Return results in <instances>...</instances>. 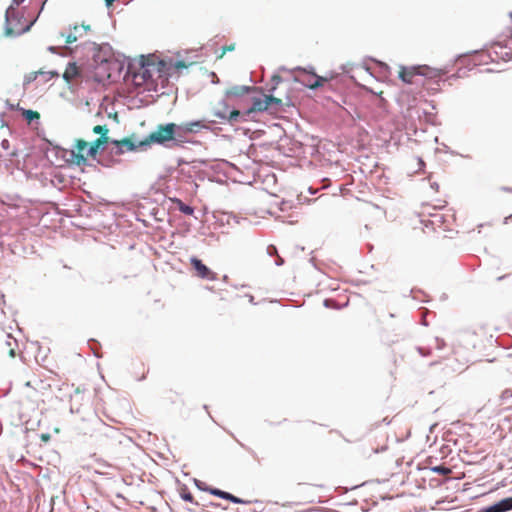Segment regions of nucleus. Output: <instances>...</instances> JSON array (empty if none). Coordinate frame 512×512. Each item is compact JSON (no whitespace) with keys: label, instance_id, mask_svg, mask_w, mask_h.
<instances>
[{"label":"nucleus","instance_id":"nucleus-39","mask_svg":"<svg viewBox=\"0 0 512 512\" xmlns=\"http://www.w3.org/2000/svg\"><path fill=\"white\" fill-rule=\"evenodd\" d=\"M418 352H419L421 355H423V356H427V355L430 353V351H429V350H426V349H425V348H423V347H418Z\"/></svg>","mask_w":512,"mask_h":512},{"label":"nucleus","instance_id":"nucleus-17","mask_svg":"<svg viewBox=\"0 0 512 512\" xmlns=\"http://www.w3.org/2000/svg\"><path fill=\"white\" fill-rule=\"evenodd\" d=\"M75 147L78 150V154H74V156L77 159V163H85L86 157L83 155L82 152L88 147V143L85 140L78 139L76 141Z\"/></svg>","mask_w":512,"mask_h":512},{"label":"nucleus","instance_id":"nucleus-44","mask_svg":"<svg viewBox=\"0 0 512 512\" xmlns=\"http://www.w3.org/2000/svg\"><path fill=\"white\" fill-rule=\"evenodd\" d=\"M317 191H318V190H317V189H314L313 187H309V188H308V192H309L311 195L316 194V193H317Z\"/></svg>","mask_w":512,"mask_h":512},{"label":"nucleus","instance_id":"nucleus-51","mask_svg":"<svg viewBox=\"0 0 512 512\" xmlns=\"http://www.w3.org/2000/svg\"><path fill=\"white\" fill-rule=\"evenodd\" d=\"M380 64V66L384 69H388V65L383 63V62H378Z\"/></svg>","mask_w":512,"mask_h":512},{"label":"nucleus","instance_id":"nucleus-9","mask_svg":"<svg viewBox=\"0 0 512 512\" xmlns=\"http://www.w3.org/2000/svg\"><path fill=\"white\" fill-rule=\"evenodd\" d=\"M149 64L145 63L144 59L141 61V66L138 72H132L131 66L128 67V72L132 73L133 80L137 84L146 83L152 79V73L148 68Z\"/></svg>","mask_w":512,"mask_h":512},{"label":"nucleus","instance_id":"nucleus-56","mask_svg":"<svg viewBox=\"0 0 512 512\" xmlns=\"http://www.w3.org/2000/svg\"><path fill=\"white\" fill-rule=\"evenodd\" d=\"M249 301L254 304V297L252 295L249 296Z\"/></svg>","mask_w":512,"mask_h":512},{"label":"nucleus","instance_id":"nucleus-48","mask_svg":"<svg viewBox=\"0 0 512 512\" xmlns=\"http://www.w3.org/2000/svg\"><path fill=\"white\" fill-rule=\"evenodd\" d=\"M9 355H10L11 357H15V350H14V348H10V350H9Z\"/></svg>","mask_w":512,"mask_h":512},{"label":"nucleus","instance_id":"nucleus-59","mask_svg":"<svg viewBox=\"0 0 512 512\" xmlns=\"http://www.w3.org/2000/svg\"><path fill=\"white\" fill-rule=\"evenodd\" d=\"M8 338H9L10 340H13V342H15V343H16V339L12 338L10 335H8Z\"/></svg>","mask_w":512,"mask_h":512},{"label":"nucleus","instance_id":"nucleus-30","mask_svg":"<svg viewBox=\"0 0 512 512\" xmlns=\"http://www.w3.org/2000/svg\"><path fill=\"white\" fill-rule=\"evenodd\" d=\"M271 81H272L273 85L269 89V91L272 93L276 89L277 85L282 81V78L279 75H273L271 78Z\"/></svg>","mask_w":512,"mask_h":512},{"label":"nucleus","instance_id":"nucleus-11","mask_svg":"<svg viewBox=\"0 0 512 512\" xmlns=\"http://www.w3.org/2000/svg\"><path fill=\"white\" fill-rule=\"evenodd\" d=\"M266 110H267V103H265L264 100H262L261 98H257V97L253 98L251 106L241 112L243 122L248 120V117L250 116L251 113L263 112Z\"/></svg>","mask_w":512,"mask_h":512},{"label":"nucleus","instance_id":"nucleus-29","mask_svg":"<svg viewBox=\"0 0 512 512\" xmlns=\"http://www.w3.org/2000/svg\"><path fill=\"white\" fill-rule=\"evenodd\" d=\"M323 305L326 308L339 309L340 306L333 299H325Z\"/></svg>","mask_w":512,"mask_h":512},{"label":"nucleus","instance_id":"nucleus-58","mask_svg":"<svg viewBox=\"0 0 512 512\" xmlns=\"http://www.w3.org/2000/svg\"><path fill=\"white\" fill-rule=\"evenodd\" d=\"M378 426H379V422H375L374 424H372V427H373V428H376V427H378Z\"/></svg>","mask_w":512,"mask_h":512},{"label":"nucleus","instance_id":"nucleus-60","mask_svg":"<svg viewBox=\"0 0 512 512\" xmlns=\"http://www.w3.org/2000/svg\"><path fill=\"white\" fill-rule=\"evenodd\" d=\"M492 53H493V51L489 53V56H490V59H491V60H494V57H493V56H491V55H492Z\"/></svg>","mask_w":512,"mask_h":512},{"label":"nucleus","instance_id":"nucleus-31","mask_svg":"<svg viewBox=\"0 0 512 512\" xmlns=\"http://www.w3.org/2000/svg\"><path fill=\"white\" fill-rule=\"evenodd\" d=\"M73 29L75 30V32H82L83 35L85 33H87L89 30H90V26L89 25H85V24H82V25H75L73 27Z\"/></svg>","mask_w":512,"mask_h":512},{"label":"nucleus","instance_id":"nucleus-64","mask_svg":"<svg viewBox=\"0 0 512 512\" xmlns=\"http://www.w3.org/2000/svg\"><path fill=\"white\" fill-rule=\"evenodd\" d=\"M219 82V79H213L212 83Z\"/></svg>","mask_w":512,"mask_h":512},{"label":"nucleus","instance_id":"nucleus-57","mask_svg":"<svg viewBox=\"0 0 512 512\" xmlns=\"http://www.w3.org/2000/svg\"><path fill=\"white\" fill-rule=\"evenodd\" d=\"M246 449L249 451V453H250V454H252L253 456H255V453H254V451H253V450H251L250 448H246Z\"/></svg>","mask_w":512,"mask_h":512},{"label":"nucleus","instance_id":"nucleus-5","mask_svg":"<svg viewBox=\"0 0 512 512\" xmlns=\"http://www.w3.org/2000/svg\"><path fill=\"white\" fill-rule=\"evenodd\" d=\"M111 144L114 146L110 153L113 155H122L125 152L136 151L137 149H145V146H140L139 142H134L129 138H124L122 140H111Z\"/></svg>","mask_w":512,"mask_h":512},{"label":"nucleus","instance_id":"nucleus-2","mask_svg":"<svg viewBox=\"0 0 512 512\" xmlns=\"http://www.w3.org/2000/svg\"><path fill=\"white\" fill-rule=\"evenodd\" d=\"M173 129L174 123L158 125L145 140L140 141V146H145L147 148L151 143H156L165 148H172Z\"/></svg>","mask_w":512,"mask_h":512},{"label":"nucleus","instance_id":"nucleus-24","mask_svg":"<svg viewBox=\"0 0 512 512\" xmlns=\"http://www.w3.org/2000/svg\"><path fill=\"white\" fill-rule=\"evenodd\" d=\"M61 36L66 38V43L72 44L77 41L78 38L82 37L83 33L81 31L75 32V30L71 28V31L68 34L61 33Z\"/></svg>","mask_w":512,"mask_h":512},{"label":"nucleus","instance_id":"nucleus-36","mask_svg":"<svg viewBox=\"0 0 512 512\" xmlns=\"http://www.w3.org/2000/svg\"><path fill=\"white\" fill-rule=\"evenodd\" d=\"M174 67L177 69H183V68H187V65L185 64V62L183 60H177L174 64Z\"/></svg>","mask_w":512,"mask_h":512},{"label":"nucleus","instance_id":"nucleus-43","mask_svg":"<svg viewBox=\"0 0 512 512\" xmlns=\"http://www.w3.org/2000/svg\"><path fill=\"white\" fill-rule=\"evenodd\" d=\"M298 200H299V202H301V203H304V202H310V200H308L306 197H303V196H302V194H301V195H299Z\"/></svg>","mask_w":512,"mask_h":512},{"label":"nucleus","instance_id":"nucleus-18","mask_svg":"<svg viewBox=\"0 0 512 512\" xmlns=\"http://www.w3.org/2000/svg\"><path fill=\"white\" fill-rule=\"evenodd\" d=\"M79 74L78 67L75 62L69 63L64 74L63 78L66 81H71L73 78H75Z\"/></svg>","mask_w":512,"mask_h":512},{"label":"nucleus","instance_id":"nucleus-8","mask_svg":"<svg viewBox=\"0 0 512 512\" xmlns=\"http://www.w3.org/2000/svg\"><path fill=\"white\" fill-rule=\"evenodd\" d=\"M111 140L109 137H99L96 140H94L89 148L87 149L86 155L92 157L93 159L96 158L99 151H104L108 148V145L111 144Z\"/></svg>","mask_w":512,"mask_h":512},{"label":"nucleus","instance_id":"nucleus-25","mask_svg":"<svg viewBox=\"0 0 512 512\" xmlns=\"http://www.w3.org/2000/svg\"><path fill=\"white\" fill-rule=\"evenodd\" d=\"M431 471L443 476H446L451 473V469L445 465L434 466L431 468Z\"/></svg>","mask_w":512,"mask_h":512},{"label":"nucleus","instance_id":"nucleus-15","mask_svg":"<svg viewBox=\"0 0 512 512\" xmlns=\"http://www.w3.org/2000/svg\"><path fill=\"white\" fill-rule=\"evenodd\" d=\"M506 46L501 45L499 42L494 43L493 45V53L496 57H500L504 61L512 60V52L511 51H503Z\"/></svg>","mask_w":512,"mask_h":512},{"label":"nucleus","instance_id":"nucleus-1","mask_svg":"<svg viewBox=\"0 0 512 512\" xmlns=\"http://www.w3.org/2000/svg\"><path fill=\"white\" fill-rule=\"evenodd\" d=\"M90 45L93 50V64L96 68H103L104 70L122 69V65L115 59L113 49L109 44L98 45L93 42Z\"/></svg>","mask_w":512,"mask_h":512},{"label":"nucleus","instance_id":"nucleus-4","mask_svg":"<svg viewBox=\"0 0 512 512\" xmlns=\"http://www.w3.org/2000/svg\"><path fill=\"white\" fill-rule=\"evenodd\" d=\"M218 106V108L213 109L212 113L222 122H227L231 125L243 122L241 111L236 107L231 108V105L225 98L219 102Z\"/></svg>","mask_w":512,"mask_h":512},{"label":"nucleus","instance_id":"nucleus-10","mask_svg":"<svg viewBox=\"0 0 512 512\" xmlns=\"http://www.w3.org/2000/svg\"><path fill=\"white\" fill-rule=\"evenodd\" d=\"M255 88L246 85H235L225 91L224 98L230 100L231 98L242 99L245 95L249 94Z\"/></svg>","mask_w":512,"mask_h":512},{"label":"nucleus","instance_id":"nucleus-45","mask_svg":"<svg viewBox=\"0 0 512 512\" xmlns=\"http://www.w3.org/2000/svg\"><path fill=\"white\" fill-rule=\"evenodd\" d=\"M105 1V4L107 7H110L111 5H113V3L116 1V0H104Z\"/></svg>","mask_w":512,"mask_h":512},{"label":"nucleus","instance_id":"nucleus-27","mask_svg":"<svg viewBox=\"0 0 512 512\" xmlns=\"http://www.w3.org/2000/svg\"><path fill=\"white\" fill-rule=\"evenodd\" d=\"M264 97V102L267 103V108L272 104L276 106H280L282 104V101L279 98H276L272 95H264Z\"/></svg>","mask_w":512,"mask_h":512},{"label":"nucleus","instance_id":"nucleus-46","mask_svg":"<svg viewBox=\"0 0 512 512\" xmlns=\"http://www.w3.org/2000/svg\"><path fill=\"white\" fill-rule=\"evenodd\" d=\"M418 163H419L420 168L425 166V163L421 158H418Z\"/></svg>","mask_w":512,"mask_h":512},{"label":"nucleus","instance_id":"nucleus-33","mask_svg":"<svg viewBox=\"0 0 512 512\" xmlns=\"http://www.w3.org/2000/svg\"><path fill=\"white\" fill-rule=\"evenodd\" d=\"M267 254L271 257L276 256L278 254V250H277L276 246H274L272 244L268 245Z\"/></svg>","mask_w":512,"mask_h":512},{"label":"nucleus","instance_id":"nucleus-26","mask_svg":"<svg viewBox=\"0 0 512 512\" xmlns=\"http://www.w3.org/2000/svg\"><path fill=\"white\" fill-rule=\"evenodd\" d=\"M93 132L95 134H99L100 137H108V132H109V129L107 128L106 125H96L94 128H93Z\"/></svg>","mask_w":512,"mask_h":512},{"label":"nucleus","instance_id":"nucleus-62","mask_svg":"<svg viewBox=\"0 0 512 512\" xmlns=\"http://www.w3.org/2000/svg\"><path fill=\"white\" fill-rule=\"evenodd\" d=\"M98 164H101L103 166H106L102 161L98 160Z\"/></svg>","mask_w":512,"mask_h":512},{"label":"nucleus","instance_id":"nucleus-40","mask_svg":"<svg viewBox=\"0 0 512 512\" xmlns=\"http://www.w3.org/2000/svg\"><path fill=\"white\" fill-rule=\"evenodd\" d=\"M277 256V259L275 261V265L276 266H282L284 264V260L282 257H280L278 254L276 255Z\"/></svg>","mask_w":512,"mask_h":512},{"label":"nucleus","instance_id":"nucleus-34","mask_svg":"<svg viewBox=\"0 0 512 512\" xmlns=\"http://www.w3.org/2000/svg\"><path fill=\"white\" fill-rule=\"evenodd\" d=\"M107 436L109 437H116V436H120L121 434L119 433V431L113 427H109L107 429V433H106Z\"/></svg>","mask_w":512,"mask_h":512},{"label":"nucleus","instance_id":"nucleus-53","mask_svg":"<svg viewBox=\"0 0 512 512\" xmlns=\"http://www.w3.org/2000/svg\"><path fill=\"white\" fill-rule=\"evenodd\" d=\"M431 187L437 190L439 186L438 183L434 182L431 184Z\"/></svg>","mask_w":512,"mask_h":512},{"label":"nucleus","instance_id":"nucleus-41","mask_svg":"<svg viewBox=\"0 0 512 512\" xmlns=\"http://www.w3.org/2000/svg\"><path fill=\"white\" fill-rule=\"evenodd\" d=\"M25 0H12V4L10 6H13L15 8V6H19L20 4H22Z\"/></svg>","mask_w":512,"mask_h":512},{"label":"nucleus","instance_id":"nucleus-21","mask_svg":"<svg viewBox=\"0 0 512 512\" xmlns=\"http://www.w3.org/2000/svg\"><path fill=\"white\" fill-rule=\"evenodd\" d=\"M173 201L177 204L178 209L185 215H192L194 213V208L190 205L185 204L178 198H174Z\"/></svg>","mask_w":512,"mask_h":512},{"label":"nucleus","instance_id":"nucleus-49","mask_svg":"<svg viewBox=\"0 0 512 512\" xmlns=\"http://www.w3.org/2000/svg\"><path fill=\"white\" fill-rule=\"evenodd\" d=\"M501 190L512 193V188L509 187H502Z\"/></svg>","mask_w":512,"mask_h":512},{"label":"nucleus","instance_id":"nucleus-3","mask_svg":"<svg viewBox=\"0 0 512 512\" xmlns=\"http://www.w3.org/2000/svg\"><path fill=\"white\" fill-rule=\"evenodd\" d=\"M22 17H19L18 11L13 6H9L5 13V35L7 37H17L30 30L36 19L27 25H21Z\"/></svg>","mask_w":512,"mask_h":512},{"label":"nucleus","instance_id":"nucleus-47","mask_svg":"<svg viewBox=\"0 0 512 512\" xmlns=\"http://www.w3.org/2000/svg\"><path fill=\"white\" fill-rule=\"evenodd\" d=\"M510 219H512V215L505 217L504 224H507L508 222H510Z\"/></svg>","mask_w":512,"mask_h":512},{"label":"nucleus","instance_id":"nucleus-13","mask_svg":"<svg viewBox=\"0 0 512 512\" xmlns=\"http://www.w3.org/2000/svg\"><path fill=\"white\" fill-rule=\"evenodd\" d=\"M215 121L213 120H195L184 123L185 126H187L186 131H189V133H197L200 130H211V124H214Z\"/></svg>","mask_w":512,"mask_h":512},{"label":"nucleus","instance_id":"nucleus-19","mask_svg":"<svg viewBox=\"0 0 512 512\" xmlns=\"http://www.w3.org/2000/svg\"><path fill=\"white\" fill-rule=\"evenodd\" d=\"M1 148L3 149V153H0L1 157H3V156L14 157L17 155L16 150L10 148V142L7 139H3L1 141Z\"/></svg>","mask_w":512,"mask_h":512},{"label":"nucleus","instance_id":"nucleus-7","mask_svg":"<svg viewBox=\"0 0 512 512\" xmlns=\"http://www.w3.org/2000/svg\"><path fill=\"white\" fill-rule=\"evenodd\" d=\"M187 126L182 124H175L173 129V137H172V148L173 147H181L183 143L188 142L187 135L190 134L189 131H186Z\"/></svg>","mask_w":512,"mask_h":512},{"label":"nucleus","instance_id":"nucleus-16","mask_svg":"<svg viewBox=\"0 0 512 512\" xmlns=\"http://www.w3.org/2000/svg\"><path fill=\"white\" fill-rule=\"evenodd\" d=\"M45 74L49 75L48 79H51V78H53L54 76H58V73H57L56 71H49V72H43V71L31 72V73H29L28 75H26V76H25L23 85H24V86H27V85H29L30 83H32L33 81H35L39 75H45Z\"/></svg>","mask_w":512,"mask_h":512},{"label":"nucleus","instance_id":"nucleus-50","mask_svg":"<svg viewBox=\"0 0 512 512\" xmlns=\"http://www.w3.org/2000/svg\"><path fill=\"white\" fill-rule=\"evenodd\" d=\"M508 395H509V396H511V395H512V393H511L510 391L506 390V391L503 393V397H507Z\"/></svg>","mask_w":512,"mask_h":512},{"label":"nucleus","instance_id":"nucleus-14","mask_svg":"<svg viewBox=\"0 0 512 512\" xmlns=\"http://www.w3.org/2000/svg\"><path fill=\"white\" fill-rule=\"evenodd\" d=\"M210 494L211 495H214L216 497H219L221 499H224V500H228L232 503H235V504H244L246 503V501H244L243 499L229 493V492H226V491H223L221 489H218V488H214L213 490H210Z\"/></svg>","mask_w":512,"mask_h":512},{"label":"nucleus","instance_id":"nucleus-63","mask_svg":"<svg viewBox=\"0 0 512 512\" xmlns=\"http://www.w3.org/2000/svg\"><path fill=\"white\" fill-rule=\"evenodd\" d=\"M219 82V79H213L212 83Z\"/></svg>","mask_w":512,"mask_h":512},{"label":"nucleus","instance_id":"nucleus-38","mask_svg":"<svg viewBox=\"0 0 512 512\" xmlns=\"http://www.w3.org/2000/svg\"><path fill=\"white\" fill-rule=\"evenodd\" d=\"M232 50H234V45L222 47V53H221L220 57H222L226 53V51H232Z\"/></svg>","mask_w":512,"mask_h":512},{"label":"nucleus","instance_id":"nucleus-28","mask_svg":"<svg viewBox=\"0 0 512 512\" xmlns=\"http://www.w3.org/2000/svg\"><path fill=\"white\" fill-rule=\"evenodd\" d=\"M194 484L200 491L210 493V490L214 489L213 487H209L205 482L198 479H194Z\"/></svg>","mask_w":512,"mask_h":512},{"label":"nucleus","instance_id":"nucleus-61","mask_svg":"<svg viewBox=\"0 0 512 512\" xmlns=\"http://www.w3.org/2000/svg\"><path fill=\"white\" fill-rule=\"evenodd\" d=\"M492 53H493V51L489 53V56H490V59H491V60H494V57H493V56H491V55H492Z\"/></svg>","mask_w":512,"mask_h":512},{"label":"nucleus","instance_id":"nucleus-35","mask_svg":"<svg viewBox=\"0 0 512 512\" xmlns=\"http://www.w3.org/2000/svg\"><path fill=\"white\" fill-rule=\"evenodd\" d=\"M96 463L100 468H110L111 467V465L103 459H97Z\"/></svg>","mask_w":512,"mask_h":512},{"label":"nucleus","instance_id":"nucleus-52","mask_svg":"<svg viewBox=\"0 0 512 512\" xmlns=\"http://www.w3.org/2000/svg\"><path fill=\"white\" fill-rule=\"evenodd\" d=\"M91 349H92V351H93L94 356H95V357H97V358H99V357H100V355L98 354V352H97L94 348H91Z\"/></svg>","mask_w":512,"mask_h":512},{"label":"nucleus","instance_id":"nucleus-54","mask_svg":"<svg viewBox=\"0 0 512 512\" xmlns=\"http://www.w3.org/2000/svg\"><path fill=\"white\" fill-rule=\"evenodd\" d=\"M382 422H384L386 425H389L390 424V420H388V418H383Z\"/></svg>","mask_w":512,"mask_h":512},{"label":"nucleus","instance_id":"nucleus-32","mask_svg":"<svg viewBox=\"0 0 512 512\" xmlns=\"http://www.w3.org/2000/svg\"><path fill=\"white\" fill-rule=\"evenodd\" d=\"M181 498L186 501V502H190V503H194V498H193V495L190 493V492H182L181 493Z\"/></svg>","mask_w":512,"mask_h":512},{"label":"nucleus","instance_id":"nucleus-42","mask_svg":"<svg viewBox=\"0 0 512 512\" xmlns=\"http://www.w3.org/2000/svg\"><path fill=\"white\" fill-rule=\"evenodd\" d=\"M58 49H59V48H58L57 46H49V47L47 48V50H48L49 52H51V53H57V50H58Z\"/></svg>","mask_w":512,"mask_h":512},{"label":"nucleus","instance_id":"nucleus-6","mask_svg":"<svg viewBox=\"0 0 512 512\" xmlns=\"http://www.w3.org/2000/svg\"><path fill=\"white\" fill-rule=\"evenodd\" d=\"M190 264L197 272V275L205 280L214 281L217 279V274L207 267L202 260L193 256L190 258Z\"/></svg>","mask_w":512,"mask_h":512},{"label":"nucleus","instance_id":"nucleus-55","mask_svg":"<svg viewBox=\"0 0 512 512\" xmlns=\"http://www.w3.org/2000/svg\"><path fill=\"white\" fill-rule=\"evenodd\" d=\"M506 277H507V275H503V276L498 277V278H497V280H498V281H501V280H503V279H504V278H506Z\"/></svg>","mask_w":512,"mask_h":512},{"label":"nucleus","instance_id":"nucleus-20","mask_svg":"<svg viewBox=\"0 0 512 512\" xmlns=\"http://www.w3.org/2000/svg\"><path fill=\"white\" fill-rule=\"evenodd\" d=\"M23 118L27 121L28 124H31L34 120H38L40 115L38 112L30 110V109H21Z\"/></svg>","mask_w":512,"mask_h":512},{"label":"nucleus","instance_id":"nucleus-37","mask_svg":"<svg viewBox=\"0 0 512 512\" xmlns=\"http://www.w3.org/2000/svg\"><path fill=\"white\" fill-rule=\"evenodd\" d=\"M435 342L437 344V349H442L445 346V342L442 339L435 338Z\"/></svg>","mask_w":512,"mask_h":512},{"label":"nucleus","instance_id":"nucleus-12","mask_svg":"<svg viewBox=\"0 0 512 512\" xmlns=\"http://www.w3.org/2000/svg\"><path fill=\"white\" fill-rule=\"evenodd\" d=\"M401 70L399 72V78L407 84H411L413 82L412 78L415 75H422V67L421 66H413L410 68L401 66Z\"/></svg>","mask_w":512,"mask_h":512},{"label":"nucleus","instance_id":"nucleus-22","mask_svg":"<svg viewBox=\"0 0 512 512\" xmlns=\"http://www.w3.org/2000/svg\"><path fill=\"white\" fill-rule=\"evenodd\" d=\"M424 67L427 70V72L426 73L422 72L421 76H426V77H429V78H434V77H440V76H442V75L447 73L446 69L429 68L427 66H424Z\"/></svg>","mask_w":512,"mask_h":512},{"label":"nucleus","instance_id":"nucleus-23","mask_svg":"<svg viewBox=\"0 0 512 512\" xmlns=\"http://www.w3.org/2000/svg\"><path fill=\"white\" fill-rule=\"evenodd\" d=\"M311 74L314 78V81L312 83L307 84V86L312 90H316V89L322 87L323 84L327 81L326 78L318 76L314 72H311Z\"/></svg>","mask_w":512,"mask_h":512}]
</instances>
